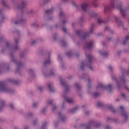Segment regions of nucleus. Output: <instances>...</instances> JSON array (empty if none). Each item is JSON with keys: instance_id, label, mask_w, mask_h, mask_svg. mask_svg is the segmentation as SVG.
<instances>
[{"instance_id": "f257e3e1", "label": "nucleus", "mask_w": 129, "mask_h": 129, "mask_svg": "<svg viewBox=\"0 0 129 129\" xmlns=\"http://www.w3.org/2000/svg\"><path fill=\"white\" fill-rule=\"evenodd\" d=\"M0 91L3 92H11L12 90L5 85L3 83H0Z\"/></svg>"}, {"instance_id": "f03ea898", "label": "nucleus", "mask_w": 129, "mask_h": 129, "mask_svg": "<svg viewBox=\"0 0 129 129\" xmlns=\"http://www.w3.org/2000/svg\"><path fill=\"white\" fill-rule=\"evenodd\" d=\"M114 8V0H112L110 6H108L105 7L104 11L107 12V11H110L111 9Z\"/></svg>"}, {"instance_id": "7ed1b4c3", "label": "nucleus", "mask_w": 129, "mask_h": 129, "mask_svg": "<svg viewBox=\"0 0 129 129\" xmlns=\"http://www.w3.org/2000/svg\"><path fill=\"white\" fill-rule=\"evenodd\" d=\"M99 87L100 88H101V89H109V90H110H110L111 89V88H112V85H109L108 86H104L102 84H100L99 86Z\"/></svg>"}, {"instance_id": "20e7f679", "label": "nucleus", "mask_w": 129, "mask_h": 129, "mask_svg": "<svg viewBox=\"0 0 129 129\" xmlns=\"http://www.w3.org/2000/svg\"><path fill=\"white\" fill-rule=\"evenodd\" d=\"M81 8L82 10L86 12L87 10H88V8H89V4H88V3H84L82 5Z\"/></svg>"}, {"instance_id": "39448f33", "label": "nucleus", "mask_w": 129, "mask_h": 129, "mask_svg": "<svg viewBox=\"0 0 129 129\" xmlns=\"http://www.w3.org/2000/svg\"><path fill=\"white\" fill-rule=\"evenodd\" d=\"M126 11V9H124L123 8H122V7H120V12L122 15V16H123V17H124L126 15L125 13V11Z\"/></svg>"}, {"instance_id": "423d86ee", "label": "nucleus", "mask_w": 129, "mask_h": 129, "mask_svg": "<svg viewBox=\"0 0 129 129\" xmlns=\"http://www.w3.org/2000/svg\"><path fill=\"white\" fill-rule=\"evenodd\" d=\"M54 88V86L52 84H48V89L50 91H53V89Z\"/></svg>"}, {"instance_id": "0eeeda50", "label": "nucleus", "mask_w": 129, "mask_h": 129, "mask_svg": "<svg viewBox=\"0 0 129 129\" xmlns=\"http://www.w3.org/2000/svg\"><path fill=\"white\" fill-rule=\"evenodd\" d=\"M87 48H88L89 49L91 48V47H92V42H90L89 43H88L87 45Z\"/></svg>"}, {"instance_id": "6e6552de", "label": "nucleus", "mask_w": 129, "mask_h": 129, "mask_svg": "<svg viewBox=\"0 0 129 129\" xmlns=\"http://www.w3.org/2000/svg\"><path fill=\"white\" fill-rule=\"evenodd\" d=\"M66 100L69 103H71V102H73V100L72 99H66Z\"/></svg>"}, {"instance_id": "1a4fd4ad", "label": "nucleus", "mask_w": 129, "mask_h": 129, "mask_svg": "<svg viewBox=\"0 0 129 129\" xmlns=\"http://www.w3.org/2000/svg\"><path fill=\"white\" fill-rule=\"evenodd\" d=\"M5 105H6L5 102H2L1 103V106H2V107H4Z\"/></svg>"}, {"instance_id": "9d476101", "label": "nucleus", "mask_w": 129, "mask_h": 129, "mask_svg": "<svg viewBox=\"0 0 129 129\" xmlns=\"http://www.w3.org/2000/svg\"><path fill=\"white\" fill-rule=\"evenodd\" d=\"M102 20L101 19V18H99L98 19V23H99V24H101V23H102Z\"/></svg>"}, {"instance_id": "9b49d317", "label": "nucleus", "mask_w": 129, "mask_h": 129, "mask_svg": "<svg viewBox=\"0 0 129 129\" xmlns=\"http://www.w3.org/2000/svg\"><path fill=\"white\" fill-rule=\"evenodd\" d=\"M87 66H88V67H89V68H90V69H91V70H92V68L90 66V61H89V63L88 64H87Z\"/></svg>"}, {"instance_id": "f8f14e48", "label": "nucleus", "mask_w": 129, "mask_h": 129, "mask_svg": "<svg viewBox=\"0 0 129 129\" xmlns=\"http://www.w3.org/2000/svg\"><path fill=\"white\" fill-rule=\"evenodd\" d=\"M49 63H50V60H48L44 63V65H47V64H49Z\"/></svg>"}, {"instance_id": "ddd939ff", "label": "nucleus", "mask_w": 129, "mask_h": 129, "mask_svg": "<svg viewBox=\"0 0 129 129\" xmlns=\"http://www.w3.org/2000/svg\"><path fill=\"white\" fill-rule=\"evenodd\" d=\"M99 95V94L98 93H96L94 94V96H95V97H97V96H98Z\"/></svg>"}, {"instance_id": "4468645a", "label": "nucleus", "mask_w": 129, "mask_h": 129, "mask_svg": "<svg viewBox=\"0 0 129 129\" xmlns=\"http://www.w3.org/2000/svg\"><path fill=\"white\" fill-rule=\"evenodd\" d=\"M122 115L123 116H124V117H126V113L125 112H124L123 113H122Z\"/></svg>"}, {"instance_id": "2eb2a0df", "label": "nucleus", "mask_w": 129, "mask_h": 129, "mask_svg": "<svg viewBox=\"0 0 129 129\" xmlns=\"http://www.w3.org/2000/svg\"><path fill=\"white\" fill-rule=\"evenodd\" d=\"M109 109H111V110H112L113 109V106L112 105H111L109 107Z\"/></svg>"}, {"instance_id": "dca6fc26", "label": "nucleus", "mask_w": 129, "mask_h": 129, "mask_svg": "<svg viewBox=\"0 0 129 129\" xmlns=\"http://www.w3.org/2000/svg\"><path fill=\"white\" fill-rule=\"evenodd\" d=\"M10 106L11 108H13V107H14V104H10Z\"/></svg>"}, {"instance_id": "f3484780", "label": "nucleus", "mask_w": 129, "mask_h": 129, "mask_svg": "<svg viewBox=\"0 0 129 129\" xmlns=\"http://www.w3.org/2000/svg\"><path fill=\"white\" fill-rule=\"evenodd\" d=\"M83 66H85V64L84 63H82V64L81 66V69H83Z\"/></svg>"}, {"instance_id": "a211bd4d", "label": "nucleus", "mask_w": 129, "mask_h": 129, "mask_svg": "<svg viewBox=\"0 0 129 129\" xmlns=\"http://www.w3.org/2000/svg\"><path fill=\"white\" fill-rule=\"evenodd\" d=\"M42 89H43V87H42L38 88V89L40 91L42 90Z\"/></svg>"}, {"instance_id": "6ab92c4d", "label": "nucleus", "mask_w": 129, "mask_h": 129, "mask_svg": "<svg viewBox=\"0 0 129 129\" xmlns=\"http://www.w3.org/2000/svg\"><path fill=\"white\" fill-rule=\"evenodd\" d=\"M120 109H123V107L120 106Z\"/></svg>"}, {"instance_id": "aec40b11", "label": "nucleus", "mask_w": 129, "mask_h": 129, "mask_svg": "<svg viewBox=\"0 0 129 129\" xmlns=\"http://www.w3.org/2000/svg\"><path fill=\"white\" fill-rule=\"evenodd\" d=\"M116 83H117V86H118H118H119V83H118V82H116Z\"/></svg>"}, {"instance_id": "412c9836", "label": "nucleus", "mask_w": 129, "mask_h": 129, "mask_svg": "<svg viewBox=\"0 0 129 129\" xmlns=\"http://www.w3.org/2000/svg\"><path fill=\"white\" fill-rule=\"evenodd\" d=\"M7 47H9V43H7Z\"/></svg>"}, {"instance_id": "4be33fe9", "label": "nucleus", "mask_w": 129, "mask_h": 129, "mask_svg": "<svg viewBox=\"0 0 129 129\" xmlns=\"http://www.w3.org/2000/svg\"><path fill=\"white\" fill-rule=\"evenodd\" d=\"M89 58L90 59H91V56L89 55Z\"/></svg>"}, {"instance_id": "5701e85b", "label": "nucleus", "mask_w": 129, "mask_h": 129, "mask_svg": "<svg viewBox=\"0 0 129 129\" xmlns=\"http://www.w3.org/2000/svg\"><path fill=\"white\" fill-rule=\"evenodd\" d=\"M122 95L123 97H124V96H125V95H124V94H122Z\"/></svg>"}, {"instance_id": "b1692460", "label": "nucleus", "mask_w": 129, "mask_h": 129, "mask_svg": "<svg viewBox=\"0 0 129 129\" xmlns=\"http://www.w3.org/2000/svg\"><path fill=\"white\" fill-rule=\"evenodd\" d=\"M63 31H66V30L64 28H63Z\"/></svg>"}, {"instance_id": "393cba45", "label": "nucleus", "mask_w": 129, "mask_h": 129, "mask_svg": "<svg viewBox=\"0 0 129 129\" xmlns=\"http://www.w3.org/2000/svg\"><path fill=\"white\" fill-rule=\"evenodd\" d=\"M17 49H18V47H15V50H17Z\"/></svg>"}, {"instance_id": "a878e982", "label": "nucleus", "mask_w": 129, "mask_h": 129, "mask_svg": "<svg viewBox=\"0 0 129 129\" xmlns=\"http://www.w3.org/2000/svg\"><path fill=\"white\" fill-rule=\"evenodd\" d=\"M87 129H89V127L87 126Z\"/></svg>"}, {"instance_id": "bb28decb", "label": "nucleus", "mask_w": 129, "mask_h": 129, "mask_svg": "<svg viewBox=\"0 0 129 129\" xmlns=\"http://www.w3.org/2000/svg\"><path fill=\"white\" fill-rule=\"evenodd\" d=\"M122 81H123V82H124V80H123L121 81V82H122Z\"/></svg>"}, {"instance_id": "cd10ccee", "label": "nucleus", "mask_w": 129, "mask_h": 129, "mask_svg": "<svg viewBox=\"0 0 129 129\" xmlns=\"http://www.w3.org/2000/svg\"><path fill=\"white\" fill-rule=\"evenodd\" d=\"M109 69H111V68H110V67H109Z\"/></svg>"}, {"instance_id": "c85d7f7f", "label": "nucleus", "mask_w": 129, "mask_h": 129, "mask_svg": "<svg viewBox=\"0 0 129 129\" xmlns=\"http://www.w3.org/2000/svg\"><path fill=\"white\" fill-rule=\"evenodd\" d=\"M15 24H17V22H15Z\"/></svg>"}, {"instance_id": "c756f323", "label": "nucleus", "mask_w": 129, "mask_h": 129, "mask_svg": "<svg viewBox=\"0 0 129 129\" xmlns=\"http://www.w3.org/2000/svg\"><path fill=\"white\" fill-rule=\"evenodd\" d=\"M30 71H32V70H30Z\"/></svg>"}]
</instances>
